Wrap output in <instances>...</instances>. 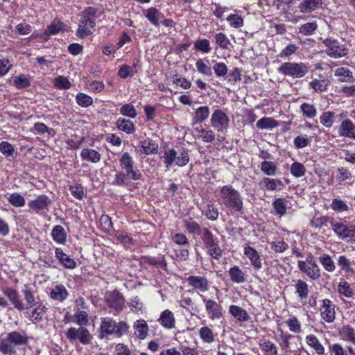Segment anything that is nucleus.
I'll use <instances>...</instances> for the list:
<instances>
[{
  "label": "nucleus",
  "instance_id": "f257e3e1",
  "mask_svg": "<svg viewBox=\"0 0 355 355\" xmlns=\"http://www.w3.org/2000/svg\"><path fill=\"white\" fill-rule=\"evenodd\" d=\"M221 204L234 212L242 213L243 209V197L240 192L232 185H225L220 190Z\"/></svg>",
  "mask_w": 355,
  "mask_h": 355
},
{
  "label": "nucleus",
  "instance_id": "f03ea898",
  "mask_svg": "<svg viewBox=\"0 0 355 355\" xmlns=\"http://www.w3.org/2000/svg\"><path fill=\"white\" fill-rule=\"evenodd\" d=\"M97 10L93 7L85 8L79 15V24L76 31V36L83 39L92 34V29L96 26Z\"/></svg>",
  "mask_w": 355,
  "mask_h": 355
},
{
  "label": "nucleus",
  "instance_id": "7ed1b4c3",
  "mask_svg": "<svg viewBox=\"0 0 355 355\" xmlns=\"http://www.w3.org/2000/svg\"><path fill=\"white\" fill-rule=\"evenodd\" d=\"M28 336L24 331H12L7 334L4 339L0 342V352L2 354H12L16 352L15 347H20L26 345Z\"/></svg>",
  "mask_w": 355,
  "mask_h": 355
},
{
  "label": "nucleus",
  "instance_id": "20e7f679",
  "mask_svg": "<svg viewBox=\"0 0 355 355\" xmlns=\"http://www.w3.org/2000/svg\"><path fill=\"white\" fill-rule=\"evenodd\" d=\"M128 326L124 321L116 322L112 318L106 317L101 319L99 338L103 339L108 335L114 334L117 337L126 334Z\"/></svg>",
  "mask_w": 355,
  "mask_h": 355
},
{
  "label": "nucleus",
  "instance_id": "39448f33",
  "mask_svg": "<svg viewBox=\"0 0 355 355\" xmlns=\"http://www.w3.org/2000/svg\"><path fill=\"white\" fill-rule=\"evenodd\" d=\"M164 159L166 168L170 167L173 164H175L178 166H184L189 162V155L188 150L185 148H182L179 151L171 148L165 151Z\"/></svg>",
  "mask_w": 355,
  "mask_h": 355
},
{
  "label": "nucleus",
  "instance_id": "423d86ee",
  "mask_svg": "<svg viewBox=\"0 0 355 355\" xmlns=\"http://www.w3.org/2000/svg\"><path fill=\"white\" fill-rule=\"evenodd\" d=\"M309 71L306 64L300 62H284L279 68L278 72L284 76H291L294 78H301Z\"/></svg>",
  "mask_w": 355,
  "mask_h": 355
},
{
  "label": "nucleus",
  "instance_id": "0eeeda50",
  "mask_svg": "<svg viewBox=\"0 0 355 355\" xmlns=\"http://www.w3.org/2000/svg\"><path fill=\"white\" fill-rule=\"evenodd\" d=\"M202 240L209 255L215 259H219L222 257L223 250L219 246L218 240L209 230H204Z\"/></svg>",
  "mask_w": 355,
  "mask_h": 355
},
{
  "label": "nucleus",
  "instance_id": "6e6552de",
  "mask_svg": "<svg viewBox=\"0 0 355 355\" xmlns=\"http://www.w3.org/2000/svg\"><path fill=\"white\" fill-rule=\"evenodd\" d=\"M123 170L125 173L119 171L116 173L112 182V185L121 187L125 184L126 180L137 181L140 180L141 177L139 170L135 165Z\"/></svg>",
  "mask_w": 355,
  "mask_h": 355
},
{
  "label": "nucleus",
  "instance_id": "1a4fd4ad",
  "mask_svg": "<svg viewBox=\"0 0 355 355\" xmlns=\"http://www.w3.org/2000/svg\"><path fill=\"white\" fill-rule=\"evenodd\" d=\"M105 300L111 312L114 315H119L125 307V299L121 293L117 291L107 293Z\"/></svg>",
  "mask_w": 355,
  "mask_h": 355
},
{
  "label": "nucleus",
  "instance_id": "9d476101",
  "mask_svg": "<svg viewBox=\"0 0 355 355\" xmlns=\"http://www.w3.org/2000/svg\"><path fill=\"white\" fill-rule=\"evenodd\" d=\"M330 225L333 231L340 239L355 238V226H347L342 222H338L334 218L330 220Z\"/></svg>",
  "mask_w": 355,
  "mask_h": 355
},
{
  "label": "nucleus",
  "instance_id": "9b49d317",
  "mask_svg": "<svg viewBox=\"0 0 355 355\" xmlns=\"http://www.w3.org/2000/svg\"><path fill=\"white\" fill-rule=\"evenodd\" d=\"M323 44L327 47V54L331 58H341L347 53V49L332 37L325 39Z\"/></svg>",
  "mask_w": 355,
  "mask_h": 355
},
{
  "label": "nucleus",
  "instance_id": "f8f14e48",
  "mask_svg": "<svg viewBox=\"0 0 355 355\" xmlns=\"http://www.w3.org/2000/svg\"><path fill=\"white\" fill-rule=\"evenodd\" d=\"M300 270L306 273L312 280H316L320 277V270L312 257L306 259L305 261H298Z\"/></svg>",
  "mask_w": 355,
  "mask_h": 355
},
{
  "label": "nucleus",
  "instance_id": "ddd939ff",
  "mask_svg": "<svg viewBox=\"0 0 355 355\" xmlns=\"http://www.w3.org/2000/svg\"><path fill=\"white\" fill-rule=\"evenodd\" d=\"M230 119L227 115L221 110H216L211 118V125L218 132H223L229 127Z\"/></svg>",
  "mask_w": 355,
  "mask_h": 355
},
{
  "label": "nucleus",
  "instance_id": "4468645a",
  "mask_svg": "<svg viewBox=\"0 0 355 355\" xmlns=\"http://www.w3.org/2000/svg\"><path fill=\"white\" fill-rule=\"evenodd\" d=\"M65 335L70 340L78 339L83 345L89 343L92 338L88 329L84 327L78 329L71 327L67 331Z\"/></svg>",
  "mask_w": 355,
  "mask_h": 355
},
{
  "label": "nucleus",
  "instance_id": "2eb2a0df",
  "mask_svg": "<svg viewBox=\"0 0 355 355\" xmlns=\"http://www.w3.org/2000/svg\"><path fill=\"white\" fill-rule=\"evenodd\" d=\"M52 201L49 196L42 194L38 196L36 198L30 200L28 206L31 210L36 213L45 212L49 211Z\"/></svg>",
  "mask_w": 355,
  "mask_h": 355
},
{
  "label": "nucleus",
  "instance_id": "dca6fc26",
  "mask_svg": "<svg viewBox=\"0 0 355 355\" xmlns=\"http://www.w3.org/2000/svg\"><path fill=\"white\" fill-rule=\"evenodd\" d=\"M205 302V308L211 320L220 319L223 316L222 307L216 302L212 300L203 298Z\"/></svg>",
  "mask_w": 355,
  "mask_h": 355
},
{
  "label": "nucleus",
  "instance_id": "f3484780",
  "mask_svg": "<svg viewBox=\"0 0 355 355\" xmlns=\"http://www.w3.org/2000/svg\"><path fill=\"white\" fill-rule=\"evenodd\" d=\"M335 306L329 299L322 300V306L320 309L321 316L327 322H332L335 319L336 312Z\"/></svg>",
  "mask_w": 355,
  "mask_h": 355
},
{
  "label": "nucleus",
  "instance_id": "a211bd4d",
  "mask_svg": "<svg viewBox=\"0 0 355 355\" xmlns=\"http://www.w3.org/2000/svg\"><path fill=\"white\" fill-rule=\"evenodd\" d=\"M338 132L341 137L355 140V125L349 119H345L341 122Z\"/></svg>",
  "mask_w": 355,
  "mask_h": 355
},
{
  "label": "nucleus",
  "instance_id": "6ab92c4d",
  "mask_svg": "<svg viewBox=\"0 0 355 355\" xmlns=\"http://www.w3.org/2000/svg\"><path fill=\"white\" fill-rule=\"evenodd\" d=\"M189 285L193 288L199 290L200 292H206L209 290L208 280L201 276H189L187 278Z\"/></svg>",
  "mask_w": 355,
  "mask_h": 355
},
{
  "label": "nucleus",
  "instance_id": "aec40b11",
  "mask_svg": "<svg viewBox=\"0 0 355 355\" xmlns=\"http://www.w3.org/2000/svg\"><path fill=\"white\" fill-rule=\"evenodd\" d=\"M322 4L323 0H303L298 8L302 13L308 14L322 7Z\"/></svg>",
  "mask_w": 355,
  "mask_h": 355
},
{
  "label": "nucleus",
  "instance_id": "412c9836",
  "mask_svg": "<svg viewBox=\"0 0 355 355\" xmlns=\"http://www.w3.org/2000/svg\"><path fill=\"white\" fill-rule=\"evenodd\" d=\"M46 310L47 308H46L45 306L42 305V304H39L33 310L26 313V317L28 318L32 322L35 324L37 323L42 320Z\"/></svg>",
  "mask_w": 355,
  "mask_h": 355
},
{
  "label": "nucleus",
  "instance_id": "4be33fe9",
  "mask_svg": "<svg viewBox=\"0 0 355 355\" xmlns=\"http://www.w3.org/2000/svg\"><path fill=\"white\" fill-rule=\"evenodd\" d=\"M244 254L250 260L251 264L256 270L261 268L262 264L260 256L258 252L250 246H247L244 249Z\"/></svg>",
  "mask_w": 355,
  "mask_h": 355
},
{
  "label": "nucleus",
  "instance_id": "5701e85b",
  "mask_svg": "<svg viewBox=\"0 0 355 355\" xmlns=\"http://www.w3.org/2000/svg\"><path fill=\"white\" fill-rule=\"evenodd\" d=\"M55 257L62 264V266L69 269H73L76 266L75 261L65 254L61 248H56L55 250Z\"/></svg>",
  "mask_w": 355,
  "mask_h": 355
},
{
  "label": "nucleus",
  "instance_id": "b1692460",
  "mask_svg": "<svg viewBox=\"0 0 355 355\" xmlns=\"http://www.w3.org/2000/svg\"><path fill=\"white\" fill-rule=\"evenodd\" d=\"M3 294L9 299L15 309L21 311L26 308L23 305L17 291L13 288H9L3 291Z\"/></svg>",
  "mask_w": 355,
  "mask_h": 355
},
{
  "label": "nucleus",
  "instance_id": "393cba45",
  "mask_svg": "<svg viewBox=\"0 0 355 355\" xmlns=\"http://www.w3.org/2000/svg\"><path fill=\"white\" fill-rule=\"evenodd\" d=\"M148 20L155 26H159V21L164 19V15L156 8L151 7L144 12Z\"/></svg>",
  "mask_w": 355,
  "mask_h": 355
},
{
  "label": "nucleus",
  "instance_id": "a878e982",
  "mask_svg": "<svg viewBox=\"0 0 355 355\" xmlns=\"http://www.w3.org/2000/svg\"><path fill=\"white\" fill-rule=\"evenodd\" d=\"M158 320L160 324L166 329H171L175 327L174 315L168 309L162 312Z\"/></svg>",
  "mask_w": 355,
  "mask_h": 355
},
{
  "label": "nucleus",
  "instance_id": "bb28decb",
  "mask_svg": "<svg viewBox=\"0 0 355 355\" xmlns=\"http://www.w3.org/2000/svg\"><path fill=\"white\" fill-rule=\"evenodd\" d=\"M135 334L139 339H145L148 336V327L144 320H137L133 326Z\"/></svg>",
  "mask_w": 355,
  "mask_h": 355
},
{
  "label": "nucleus",
  "instance_id": "cd10ccee",
  "mask_svg": "<svg viewBox=\"0 0 355 355\" xmlns=\"http://www.w3.org/2000/svg\"><path fill=\"white\" fill-rule=\"evenodd\" d=\"M68 295L69 293L63 285L55 286L50 293L51 297L59 302H63L65 300Z\"/></svg>",
  "mask_w": 355,
  "mask_h": 355
},
{
  "label": "nucleus",
  "instance_id": "c85d7f7f",
  "mask_svg": "<svg viewBox=\"0 0 355 355\" xmlns=\"http://www.w3.org/2000/svg\"><path fill=\"white\" fill-rule=\"evenodd\" d=\"M230 279L236 284H242L245 282V275L237 266H234L228 270Z\"/></svg>",
  "mask_w": 355,
  "mask_h": 355
},
{
  "label": "nucleus",
  "instance_id": "c756f323",
  "mask_svg": "<svg viewBox=\"0 0 355 355\" xmlns=\"http://www.w3.org/2000/svg\"><path fill=\"white\" fill-rule=\"evenodd\" d=\"M230 313L240 322H245L249 320L247 311L236 305H231L229 309Z\"/></svg>",
  "mask_w": 355,
  "mask_h": 355
},
{
  "label": "nucleus",
  "instance_id": "7c9ffc66",
  "mask_svg": "<svg viewBox=\"0 0 355 355\" xmlns=\"http://www.w3.org/2000/svg\"><path fill=\"white\" fill-rule=\"evenodd\" d=\"M141 146L143 149V153L146 155L155 154L157 153L158 144L151 139L147 138L141 141Z\"/></svg>",
  "mask_w": 355,
  "mask_h": 355
},
{
  "label": "nucleus",
  "instance_id": "2f4dec72",
  "mask_svg": "<svg viewBox=\"0 0 355 355\" xmlns=\"http://www.w3.org/2000/svg\"><path fill=\"white\" fill-rule=\"evenodd\" d=\"M184 225L189 233L200 235L201 238L204 235V230H209L207 228H201L198 223L191 220H184Z\"/></svg>",
  "mask_w": 355,
  "mask_h": 355
},
{
  "label": "nucleus",
  "instance_id": "473e14b6",
  "mask_svg": "<svg viewBox=\"0 0 355 355\" xmlns=\"http://www.w3.org/2000/svg\"><path fill=\"white\" fill-rule=\"evenodd\" d=\"M0 152L7 159H13L17 156L14 146L8 141H4L0 143Z\"/></svg>",
  "mask_w": 355,
  "mask_h": 355
},
{
  "label": "nucleus",
  "instance_id": "72a5a7b5",
  "mask_svg": "<svg viewBox=\"0 0 355 355\" xmlns=\"http://www.w3.org/2000/svg\"><path fill=\"white\" fill-rule=\"evenodd\" d=\"M81 157L83 159L96 163L101 160V154L95 150L84 148L81 151Z\"/></svg>",
  "mask_w": 355,
  "mask_h": 355
},
{
  "label": "nucleus",
  "instance_id": "f704fd0d",
  "mask_svg": "<svg viewBox=\"0 0 355 355\" xmlns=\"http://www.w3.org/2000/svg\"><path fill=\"white\" fill-rule=\"evenodd\" d=\"M288 201L282 198H276L272 202V207L277 215L280 217L285 215L286 212Z\"/></svg>",
  "mask_w": 355,
  "mask_h": 355
},
{
  "label": "nucleus",
  "instance_id": "c9c22d12",
  "mask_svg": "<svg viewBox=\"0 0 355 355\" xmlns=\"http://www.w3.org/2000/svg\"><path fill=\"white\" fill-rule=\"evenodd\" d=\"M320 264L324 268L325 270L333 272L336 270V265L330 257V255L327 254H322L318 258Z\"/></svg>",
  "mask_w": 355,
  "mask_h": 355
},
{
  "label": "nucleus",
  "instance_id": "e433bc0d",
  "mask_svg": "<svg viewBox=\"0 0 355 355\" xmlns=\"http://www.w3.org/2000/svg\"><path fill=\"white\" fill-rule=\"evenodd\" d=\"M256 125L259 129L261 130L272 129L277 127L279 125V123L272 118L263 117L257 122Z\"/></svg>",
  "mask_w": 355,
  "mask_h": 355
},
{
  "label": "nucleus",
  "instance_id": "4c0bfd02",
  "mask_svg": "<svg viewBox=\"0 0 355 355\" xmlns=\"http://www.w3.org/2000/svg\"><path fill=\"white\" fill-rule=\"evenodd\" d=\"M116 127L127 134H132L135 131V125L130 120L119 118L116 121Z\"/></svg>",
  "mask_w": 355,
  "mask_h": 355
},
{
  "label": "nucleus",
  "instance_id": "58836bf2",
  "mask_svg": "<svg viewBox=\"0 0 355 355\" xmlns=\"http://www.w3.org/2000/svg\"><path fill=\"white\" fill-rule=\"evenodd\" d=\"M335 76L339 77L338 80L340 82L351 83L354 80L352 72L344 67L338 68L335 71Z\"/></svg>",
  "mask_w": 355,
  "mask_h": 355
},
{
  "label": "nucleus",
  "instance_id": "ea45409f",
  "mask_svg": "<svg viewBox=\"0 0 355 355\" xmlns=\"http://www.w3.org/2000/svg\"><path fill=\"white\" fill-rule=\"evenodd\" d=\"M51 234L54 241L59 243H64L67 240V234L61 225L55 226Z\"/></svg>",
  "mask_w": 355,
  "mask_h": 355
},
{
  "label": "nucleus",
  "instance_id": "a19ab883",
  "mask_svg": "<svg viewBox=\"0 0 355 355\" xmlns=\"http://www.w3.org/2000/svg\"><path fill=\"white\" fill-rule=\"evenodd\" d=\"M295 293L301 300L307 298L309 295L308 284L303 280H297L295 286Z\"/></svg>",
  "mask_w": 355,
  "mask_h": 355
},
{
  "label": "nucleus",
  "instance_id": "79ce46f5",
  "mask_svg": "<svg viewBox=\"0 0 355 355\" xmlns=\"http://www.w3.org/2000/svg\"><path fill=\"white\" fill-rule=\"evenodd\" d=\"M306 342L309 346L313 347L318 354L324 353V348L319 342L317 337L314 335H309L306 338Z\"/></svg>",
  "mask_w": 355,
  "mask_h": 355
},
{
  "label": "nucleus",
  "instance_id": "37998d69",
  "mask_svg": "<svg viewBox=\"0 0 355 355\" xmlns=\"http://www.w3.org/2000/svg\"><path fill=\"white\" fill-rule=\"evenodd\" d=\"M209 115V109L207 106H202L198 108L193 117L194 123H201L207 119Z\"/></svg>",
  "mask_w": 355,
  "mask_h": 355
},
{
  "label": "nucleus",
  "instance_id": "c03bdc74",
  "mask_svg": "<svg viewBox=\"0 0 355 355\" xmlns=\"http://www.w3.org/2000/svg\"><path fill=\"white\" fill-rule=\"evenodd\" d=\"M215 42L217 46L222 49H229L231 45L230 40L223 33H218L215 35Z\"/></svg>",
  "mask_w": 355,
  "mask_h": 355
},
{
  "label": "nucleus",
  "instance_id": "a18cd8bd",
  "mask_svg": "<svg viewBox=\"0 0 355 355\" xmlns=\"http://www.w3.org/2000/svg\"><path fill=\"white\" fill-rule=\"evenodd\" d=\"M200 338L207 343H211L214 341V335L212 330L208 327H203L199 330Z\"/></svg>",
  "mask_w": 355,
  "mask_h": 355
},
{
  "label": "nucleus",
  "instance_id": "49530a36",
  "mask_svg": "<svg viewBox=\"0 0 355 355\" xmlns=\"http://www.w3.org/2000/svg\"><path fill=\"white\" fill-rule=\"evenodd\" d=\"M303 115L309 119H313L317 114L315 107L309 103H304L300 106Z\"/></svg>",
  "mask_w": 355,
  "mask_h": 355
},
{
  "label": "nucleus",
  "instance_id": "de8ad7c7",
  "mask_svg": "<svg viewBox=\"0 0 355 355\" xmlns=\"http://www.w3.org/2000/svg\"><path fill=\"white\" fill-rule=\"evenodd\" d=\"M213 70L216 76L218 78L225 77L227 74L228 69L224 62L213 61Z\"/></svg>",
  "mask_w": 355,
  "mask_h": 355
},
{
  "label": "nucleus",
  "instance_id": "09e8293b",
  "mask_svg": "<svg viewBox=\"0 0 355 355\" xmlns=\"http://www.w3.org/2000/svg\"><path fill=\"white\" fill-rule=\"evenodd\" d=\"M328 84L327 80L315 79L309 83L310 88L315 92H323L327 89Z\"/></svg>",
  "mask_w": 355,
  "mask_h": 355
},
{
  "label": "nucleus",
  "instance_id": "8fccbe9b",
  "mask_svg": "<svg viewBox=\"0 0 355 355\" xmlns=\"http://www.w3.org/2000/svg\"><path fill=\"white\" fill-rule=\"evenodd\" d=\"M8 202L15 207H21L25 205L24 198L19 193H11L8 198Z\"/></svg>",
  "mask_w": 355,
  "mask_h": 355
},
{
  "label": "nucleus",
  "instance_id": "3c124183",
  "mask_svg": "<svg viewBox=\"0 0 355 355\" xmlns=\"http://www.w3.org/2000/svg\"><path fill=\"white\" fill-rule=\"evenodd\" d=\"M263 181L266 184V189L268 190H281L282 187H283L282 181L278 179H270L268 178H266L263 179Z\"/></svg>",
  "mask_w": 355,
  "mask_h": 355
},
{
  "label": "nucleus",
  "instance_id": "603ef678",
  "mask_svg": "<svg viewBox=\"0 0 355 355\" xmlns=\"http://www.w3.org/2000/svg\"><path fill=\"white\" fill-rule=\"evenodd\" d=\"M64 27V24L62 22H53L46 27L44 31V35L49 37L53 35L58 33Z\"/></svg>",
  "mask_w": 355,
  "mask_h": 355
},
{
  "label": "nucleus",
  "instance_id": "864d4df0",
  "mask_svg": "<svg viewBox=\"0 0 355 355\" xmlns=\"http://www.w3.org/2000/svg\"><path fill=\"white\" fill-rule=\"evenodd\" d=\"M338 265L340 267L341 270L345 272L353 274L354 270L351 267V262L349 259L344 255H341L338 259Z\"/></svg>",
  "mask_w": 355,
  "mask_h": 355
},
{
  "label": "nucleus",
  "instance_id": "5fc2aeb1",
  "mask_svg": "<svg viewBox=\"0 0 355 355\" xmlns=\"http://www.w3.org/2000/svg\"><path fill=\"white\" fill-rule=\"evenodd\" d=\"M21 292L23 293L24 300L26 302V304L28 306L26 309L31 308L36 305L33 293L26 285L24 286V288L22 290Z\"/></svg>",
  "mask_w": 355,
  "mask_h": 355
},
{
  "label": "nucleus",
  "instance_id": "6e6d98bb",
  "mask_svg": "<svg viewBox=\"0 0 355 355\" xmlns=\"http://www.w3.org/2000/svg\"><path fill=\"white\" fill-rule=\"evenodd\" d=\"M340 335L343 339L354 343L355 342V331L349 326L344 327L340 331Z\"/></svg>",
  "mask_w": 355,
  "mask_h": 355
},
{
  "label": "nucleus",
  "instance_id": "4d7b16f0",
  "mask_svg": "<svg viewBox=\"0 0 355 355\" xmlns=\"http://www.w3.org/2000/svg\"><path fill=\"white\" fill-rule=\"evenodd\" d=\"M76 100L78 105L83 107H87L93 103L92 98L83 93H78L76 95Z\"/></svg>",
  "mask_w": 355,
  "mask_h": 355
},
{
  "label": "nucleus",
  "instance_id": "13d9d810",
  "mask_svg": "<svg viewBox=\"0 0 355 355\" xmlns=\"http://www.w3.org/2000/svg\"><path fill=\"white\" fill-rule=\"evenodd\" d=\"M260 347L266 355H277V349L275 345L270 340H265L260 344Z\"/></svg>",
  "mask_w": 355,
  "mask_h": 355
},
{
  "label": "nucleus",
  "instance_id": "bf43d9fd",
  "mask_svg": "<svg viewBox=\"0 0 355 355\" xmlns=\"http://www.w3.org/2000/svg\"><path fill=\"white\" fill-rule=\"evenodd\" d=\"M330 218L329 217L325 216H320V217H314L310 223V225L312 227L315 229H320L323 226L327 225V223L329 222L330 223Z\"/></svg>",
  "mask_w": 355,
  "mask_h": 355
},
{
  "label": "nucleus",
  "instance_id": "052dcab7",
  "mask_svg": "<svg viewBox=\"0 0 355 355\" xmlns=\"http://www.w3.org/2000/svg\"><path fill=\"white\" fill-rule=\"evenodd\" d=\"M146 263L162 269H165L166 268V261L164 256H159L157 257H147Z\"/></svg>",
  "mask_w": 355,
  "mask_h": 355
},
{
  "label": "nucleus",
  "instance_id": "680f3d73",
  "mask_svg": "<svg viewBox=\"0 0 355 355\" xmlns=\"http://www.w3.org/2000/svg\"><path fill=\"white\" fill-rule=\"evenodd\" d=\"M338 293L347 297H352L354 295L350 285L346 281H343L338 286Z\"/></svg>",
  "mask_w": 355,
  "mask_h": 355
},
{
  "label": "nucleus",
  "instance_id": "e2e57ef3",
  "mask_svg": "<svg viewBox=\"0 0 355 355\" xmlns=\"http://www.w3.org/2000/svg\"><path fill=\"white\" fill-rule=\"evenodd\" d=\"M306 172L304 166L300 162H294L291 166V173L295 178L302 177Z\"/></svg>",
  "mask_w": 355,
  "mask_h": 355
},
{
  "label": "nucleus",
  "instance_id": "0e129e2a",
  "mask_svg": "<svg viewBox=\"0 0 355 355\" xmlns=\"http://www.w3.org/2000/svg\"><path fill=\"white\" fill-rule=\"evenodd\" d=\"M334 113L331 111L324 112L320 118V121L326 128H331L334 123Z\"/></svg>",
  "mask_w": 355,
  "mask_h": 355
},
{
  "label": "nucleus",
  "instance_id": "69168bd1",
  "mask_svg": "<svg viewBox=\"0 0 355 355\" xmlns=\"http://www.w3.org/2000/svg\"><path fill=\"white\" fill-rule=\"evenodd\" d=\"M316 22H308L302 25L299 28V33L304 35H311L317 29Z\"/></svg>",
  "mask_w": 355,
  "mask_h": 355
},
{
  "label": "nucleus",
  "instance_id": "338daca9",
  "mask_svg": "<svg viewBox=\"0 0 355 355\" xmlns=\"http://www.w3.org/2000/svg\"><path fill=\"white\" fill-rule=\"evenodd\" d=\"M261 170L268 175H273L276 173L277 167L272 162L263 161L261 164Z\"/></svg>",
  "mask_w": 355,
  "mask_h": 355
},
{
  "label": "nucleus",
  "instance_id": "774afa93",
  "mask_svg": "<svg viewBox=\"0 0 355 355\" xmlns=\"http://www.w3.org/2000/svg\"><path fill=\"white\" fill-rule=\"evenodd\" d=\"M54 85L60 89H67L71 87V83L67 78L59 76L54 79Z\"/></svg>",
  "mask_w": 355,
  "mask_h": 355
}]
</instances>
